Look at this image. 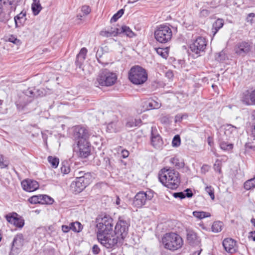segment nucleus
I'll return each mask as SVG.
<instances>
[{
	"label": "nucleus",
	"mask_w": 255,
	"mask_h": 255,
	"mask_svg": "<svg viewBox=\"0 0 255 255\" xmlns=\"http://www.w3.org/2000/svg\"><path fill=\"white\" fill-rule=\"evenodd\" d=\"M158 178L164 186L171 189H176L180 181L179 173L167 168H164L159 171Z\"/></svg>",
	"instance_id": "nucleus-1"
},
{
	"label": "nucleus",
	"mask_w": 255,
	"mask_h": 255,
	"mask_svg": "<svg viewBox=\"0 0 255 255\" xmlns=\"http://www.w3.org/2000/svg\"><path fill=\"white\" fill-rule=\"evenodd\" d=\"M162 243L166 249L174 251L180 249L182 247L183 241L179 235L171 232L166 233L163 236Z\"/></svg>",
	"instance_id": "nucleus-2"
},
{
	"label": "nucleus",
	"mask_w": 255,
	"mask_h": 255,
	"mask_svg": "<svg viewBox=\"0 0 255 255\" xmlns=\"http://www.w3.org/2000/svg\"><path fill=\"white\" fill-rule=\"evenodd\" d=\"M128 78L133 84L140 85L147 80V74L143 68L135 66L132 67L129 71Z\"/></svg>",
	"instance_id": "nucleus-3"
},
{
	"label": "nucleus",
	"mask_w": 255,
	"mask_h": 255,
	"mask_svg": "<svg viewBox=\"0 0 255 255\" xmlns=\"http://www.w3.org/2000/svg\"><path fill=\"white\" fill-rule=\"evenodd\" d=\"M97 236L113 232V220L109 216L105 215L97 219Z\"/></svg>",
	"instance_id": "nucleus-4"
},
{
	"label": "nucleus",
	"mask_w": 255,
	"mask_h": 255,
	"mask_svg": "<svg viewBox=\"0 0 255 255\" xmlns=\"http://www.w3.org/2000/svg\"><path fill=\"white\" fill-rule=\"evenodd\" d=\"M117 80L116 74L107 69L101 71L97 78V82L102 86H111L116 83Z\"/></svg>",
	"instance_id": "nucleus-5"
},
{
	"label": "nucleus",
	"mask_w": 255,
	"mask_h": 255,
	"mask_svg": "<svg viewBox=\"0 0 255 255\" xmlns=\"http://www.w3.org/2000/svg\"><path fill=\"white\" fill-rule=\"evenodd\" d=\"M97 236L99 242L107 249L115 248L118 243L122 241L118 236L112 232Z\"/></svg>",
	"instance_id": "nucleus-6"
},
{
	"label": "nucleus",
	"mask_w": 255,
	"mask_h": 255,
	"mask_svg": "<svg viewBox=\"0 0 255 255\" xmlns=\"http://www.w3.org/2000/svg\"><path fill=\"white\" fill-rule=\"evenodd\" d=\"M172 36V30L169 26L167 25H159L154 32L156 40L162 43H165L170 41Z\"/></svg>",
	"instance_id": "nucleus-7"
},
{
	"label": "nucleus",
	"mask_w": 255,
	"mask_h": 255,
	"mask_svg": "<svg viewBox=\"0 0 255 255\" xmlns=\"http://www.w3.org/2000/svg\"><path fill=\"white\" fill-rule=\"evenodd\" d=\"M153 197L150 192L140 191L136 193L132 202V206L136 208H139L145 205L146 202L151 200Z\"/></svg>",
	"instance_id": "nucleus-8"
},
{
	"label": "nucleus",
	"mask_w": 255,
	"mask_h": 255,
	"mask_svg": "<svg viewBox=\"0 0 255 255\" xmlns=\"http://www.w3.org/2000/svg\"><path fill=\"white\" fill-rule=\"evenodd\" d=\"M88 175V174H85L84 176L77 177L71 184V190L76 193L81 192L89 183L87 178Z\"/></svg>",
	"instance_id": "nucleus-9"
},
{
	"label": "nucleus",
	"mask_w": 255,
	"mask_h": 255,
	"mask_svg": "<svg viewBox=\"0 0 255 255\" xmlns=\"http://www.w3.org/2000/svg\"><path fill=\"white\" fill-rule=\"evenodd\" d=\"M128 223L122 217H120L115 226L114 234L118 236L121 240H123L128 234Z\"/></svg>",
	"instance_id": "nucleus-10"
},
{
	"label": "nucleus",
	"mask_w": 255,
	"mask_h": 255,
	"mask_svg": "<svg viewBox=\"0 0 255 255\" xmlns=\"http://www.w3.org/2000/svg\"><path fill=\"white\" fill-rule=\"evenodd\" d=\"M77 148L75 149L78 154V156L86 158L88 157L91 152L90 143L88 140H81L77 142Z\"/></svg>",
	"instance_id": "nucleus-11"
},
{
	"label": "nucleus",
	"mask_w": 255,
	"mask_h": 255,
	"mask_svg": "<svg viewBox=\"0 0 255 255\" xmlns=\"http://www.w3.org/2000/svg\"><path fill=\"white\" fill-rule=\"evenodd\" d=\"M251 48L252 46L249 43L242 41L236 45L234 51L237 55L244 57L250 52Z\"/></svg>",
	"instance_id": "nucleus-12"
},
{
	"label": "nucleus",
	"mask_w": 255,
	"mask_h": 255,
	"mask_svg": "<svg viewBox=\"0 0 255 255\" xmlns=\"http://www.w3.org/2000/svg\"><path fill=\"white\" fill-rule=\"evenodd\" d=\"M207 45L205 38L202 37H198L195 41L190 45L191 50L196 54L200 53L204 51Z\"/></svg>",
	"instance_id": "nucleus-13"
},
{
	"label": "nucleus",
	"mask_w": 255,
	"mask_h": 255,
	"mask_svg": "<svg viewBox=\"0 0 255 255\" xmlns=\"http://www.w3.org/2000/svg\"><path fill=\"white\" fill-rule=\"evenodd\" d=\"M73 136L78 142L82 140H88L89 134L88 130L85 128L77 127L74 128Z\"/></svg>",
	"instance_id": "nucleus-14"
},
{
	"label": "nucleus",
	"mask_w": 255,
	"mask_h": 255,
	"mask_svg": "<svg viewBox=\"0 0 255 255\" xmlns=\"http://www.w3.org/2000/svg\"><path fill=\"white\" fill-rule=\"evenodd\" d=\"M186 231L188 243L192 246L199 245L201 242V239L197 233L191 229H187Z\"/></svg>",
	"instance_id": "nucleus-15"
},
{
	"label": "nucleus",
	"mask_w": 255,
	"mask_h": 255,
	"mask_svg": "<svg viewBox=\"0 0 255 255\" xmlns=\"http://www.w3.org/2000/svg\"><path fill=\"white\" fill-rule=\"evenodd\" d=\"M29 202L31 204L44 203L52 204L53 199L46 195H39L33 196L28 199Z\"/></svg>",
	"instance_id": "nucleus-16"
},
{
	"label": "nucleus",
	"mask_w": 255,
	"mask_h": 255,
	"mask_svg": "<svg viewBox=\"0 0 255 255\" xmlns=\"http://www.w3.org/2000/svg\"><path fill=\"white\" fill-rule=\"evenodd\" d=\"M241 100L247 105H255V89L251 92L248 90L244 92Z\"/></svg>",
	"instance_id": "nucleus-17"
},
{
	"label": "nucleus",
	"mask_w": 255,
	"mask_h": 255,
	"mask_svg": "<svg viewBox=\"0 0 255 255\" xmlns=\"http://www.w3.org/2000/svg\"><path fill=\"white\" fill-rule=\"evenodd\" d=\"M223 246L226 251L229 253L233 254L237 251V243L231 238L224 239Z\"/></svg>",
	"instance_id": "nucleus-18"
},
{
	"label": "nucleus",
	"mask_w": 255,
	"mask_h": 255,
	"mask_svg": "<svg viewBox=\"0 0 255 255\" xmlns=\"http://www.w3.org/2000/svg\"><path fill=\"white\" fill-rule=\"evenodd\" d=\"M21 186L23 190L27 192H32L39 187L38 182L31 179H25L21 182Z\"/></svg>",
	"instance_id": "nucleus-19"
},
{
	"label": "nucleus",
	"mask_w": 255,
	"mask_h": 255,
	"mask_svg": "<svg viewBox=\"0 0 255 255\" xmlns=\"http://www.w3.org/2000/svg\"><path fill=\"white\" fill-rule=\"evenodd\" d=\"M151 144L155 148L161 149L163 144V140L158 134H154L153 130L151 134Z\"/></svg>",
	"instance_id": "nucleus-20"
},
{
	"label": "nucleus",
	"mask_w": 255,
	"mask_h": 255,
	"mask_svg": "<svg viewBox=\"0 0 255 255\" xmlns=\"http://www.w3.org/2000/svg\"><path fill=\"white\" fill-rule=\"evenodd\" d=\"M223 128L224 134L227 138H230L232 135H234L238 132V128L230 124L224 125Z\"/></svg>",
	"instance_id": "nucleus-21"
},
{
	"label": "nucleus",
	"mask_w": 255,
	"mask_h": 255,
	"mask_svg": "<svg viewBox=\"0 0 255 255\" xmlns=\"http://www.w3.org/2000/svg\"><path fill=\"white\" fill-rule=\"evenodd\" d=\"M23 245V240L21 236H16L13 241L11 252L18 253Z\"/></svg>",
	"instance_id": "nucleus-22"
},
{
	"label": "nucleus",
	"mask_w": 255,
	"mask_h": 255,
	"mask_svg": "<svg viewBox=\"0 0 255 255\" xmlns=\"http://www.w3.org/2000/svg\"><path fill=\"white\" fill-rule=\"evenodd\" d=\"M145 104L148 110L158 109L161 106V103L158 99H149L145 102Z\"/></svg>",
	"instance_id": "nucleus-23"
},
{
	"label": "nucleus",
	"mask_w": 255,
	"mask_h": 255,
	"mask_svg": "<svg viewBox=\"0 0 255 255\" xmlns=\"http://www.w3.org/2000/svg\"><path fill=\"white\" fill-rule=\"evenodd\" d=\"M26 19V12L21 11L14 17L15 27H21L24 24Z\"/></svg>",
	"instance_id": "nucleus-24"
},
{
	"label": "nucleus",
	"mask_w": 255,
	"mask_h": 255,
	"mask_svg": "<svg viewBox=\"0 0 255 255\" xmlns=\"http://www.w3.org/2000/svg\"><path fill=\"white\" fill-rule=\"evenodd\" d=\"M121 128V124L119 121L112 122L109 123L107 127V130L110 132H116L119 131Z\"/></svg>",
	"instance_id": "nucleus-25"
},
{
	"label": "nucleus",
	"mask_w": 255,
	"mask_h": 255,
	"mask_svg": "<svg viewBox=\"0 0 255 255\" xmlns=\"http://www.w3.org/2000/svg\"><path fill=\"white\" fill-rule=\"evenodd\" d=\"M224 24V21L222 18H218L217 20L213 23L212 28V33L213 36L216 34L219 30L221 28Z\"/></svg>",
	"instance_id": "nucleus-26"
},
{
	"label": "nucleus",
	"mask_w": 255,
	"mask_h": 255,
	"mask_svg": "<svg viewBox=\"0 0 255 255\" xmlns=\"http://www.w3.org/2000/svg\"><path fill=\"white\" fill-rule=\"evenodd\" d=\"M118 34H120V28L116 27H111L110 29L101 32V35L105 37L115 36Z\"/></svg>",
	"instance_id": "nucleus-27"
},
{
	"label": "nucleus",
	"mask_w": 255,
	"mask_h": 255,
	"mask_svg": "<svg viewBox=\"0 0 255 255\" xmlns=\"http://www.w3.org/2000/svg\"><path fill=\"white\" fill-rule=\"evenodd\" d=\"M42 8L39 0H33L31 9L34 15L38 14Z\"/></svg>",
	"instance_id": "nucleus-28"
},
{
	"label": "nucleus",
	"mask_w": 255,
	"mask_h": 255,
	"mask_svg": "<svg viewBox=\"0 0 255 255\" xmlns=\"http://www.w3.org/2000/svg\"><path fill=\"white\" fill-rule=\"evenodd\" d=\"M170 163L173 166L177 169L183 168L184 166V162L182 159H180L176 157H173L170 159Z\"/></svg>",
	"instance_id": "nucleus-29"
},
{
	"label": "nucleus",
	"mask_w": 255,
	"mask_h": 255,
	"mask_svg": "<svg viewBox=\"0 0 255 255\" xmlns=\"http://www.w3.org/2000/svg\"><path fill=\"white\" fill-rule=\"evenodd\" d=\"M141 121L139 119H134L130 118L127 120L126 124V127L127 128H132L138 126L140 125Z\"/></svg>",
	"instance_id": "nucleus-30"
},
{
	"label": "nucleus",
	"mask_w": 255,
	"mask_h": 255,
	"mask_svg": "<svg viewBox=\"0 0 255 255\" xmlns=\"http://www.w3.org/2000/svg\"><path fill=\"white\" fill-rule=\"evenodd\" d=\"M121 33H124L129 37H132L134 36L133 32L128 26L126 25H124L120 28V34Z\"/></svg>",
	"instance_id": "nucleus-31"
},
{
	"label": "nucleus",
	"mask_w": 255,
	"mask_h": 255,
	"mask_svg": "<svg viewBox=\"0 0 255 255\" xmlns=\"http://www.w3.org/2000/svg\"><path fill=\"white\" fill-rule=\"evenodd\" d=\"M223 138L220 139V146L222 150L230 151L233 148V144L228 142L223 141Z\"/></svg>",
	"instance_id": "nucleus-32"
},
{
	"label": "nucleus",
	"mask_w": 255,
	"mask_h": 255,
	"mask_svg": "<svg viewBox=\"0 0 255 255\" xmlns=\"http://www.w3.org/2000/svg\"><path fill=\"white\" fill-rule=\"evenodd\" d=\"M193 215L198 219H202L206 217H209L211 215L209 213L204 211H194Z\"/></svg>",
	"instance_id": "nucleus-33"
},
{
	"label": "nucleus",
	"mask_w": 255,
	"mask_h": 255,
	"mask_svg": "<svg viewBox=\"0 0 255 255\" xmlns=\"http://www.w3.org/2000/svg\"><path fill=\"white\" fill-rule=\"evenodd\" d=\"M223 223L222 222L216 221L212 225V230L214 233H218L221 231Z\"/></svg>",
	"instance_id": "nucleus-34"
},
{
	"label": "nucleus",
	"mask_w": 255,
	"mask_h": 255,
	"mask_svg": "<svg viewBox=\"0 0 255 255\" xmlns=\"http://www.w3.org/2000/svg\"><path fill=\"white\" fill-rule=\"evenodd\" d=\"M47 160L52 167L54 168L57 167L59 162L58 158L55 156H49L48 157Z\"/></svg>",
	"instance_id": "nucleus-35"
},
{
	"label": "nucleus",
	"mask_w": 255,
	"mask_h": 255,
	"mask_svg": "<svg viewBox=\"0 0 255 255\" xmlns=\"http://www.w3.org/2000/svg\"><path fill=\"white\" fill-rule=\"evenodd\" d=\"M71 230L77 233L81 232L83 229V226L79 222H75L70 223Z\"/></svg>",
	"instance_id": "nucleus-36"
},
{
	"label": "nucleus",
	"mask_w": 255,
	"mask_h": 255,
	"mask_svg": "<svg viewBox=\"0 0 255 255\" xmlns=\"http://www.w3.org/2000/svg\"><path fill=\"white\" fill-rule=\"evenodd\" d=\"M255 187V177L250 180H247L244 183V188L249 190Z\"/></svg>",
	"instance_id": "nucleus-37"
},
{
	"label": "nucleus",
	"mask_w": 255,
	"mask_h": 255,
	"mask_svg": "<svg viewBox=\"0 0 255 255\" xmlns=\"http://www.w3.org/2000/svg\"><path fill=\"white\" fill-rule=\"evenodd\" d=\"M17 216L18 215L17 213L13 212L7 214L5 216V218L8 223L13 225Z\"/></svg>",
	"instance_id": "nucleus-38"
},
{
	"label": "nucleus",
	"mask_w": 255,
	"mask_h": 255,
	"mask_svg": "<svg viewBox=\"0 0 255 255\" xmlns=\"http://www.w3.org/2000/svg\"><path fill=\"white\" fill-rule=\"evenodd\" d=\"M87 52V50L86 48H82L79 53L77 56V60L80 61V62L83 61L86 58Z\"/></svg>",
	"instance_id": "nucleus-39"
},
{
	"label": "nucleus",
	"mask_w": 255,
	"mask_h": 255,
	"mask_svg": "<svg viewBox=\"0 0 255 255\" xmlns=\"http://www.w3.org/2000/svg\"><path fill=\"white\" fill-rule=\"evenodd\" d=\"M157 53L164 58H166L168 55V49L167 48H158L156 49Z\"/></svg>",
	"instance_id": "nucleus-40"
},
{
	"label": "nucleus",
	"mask_w": 255,
	"mask_h": 255,
	"mask_svg": "<svg viewBox=\"0 0 255 255\" xmlns=\"http://www.w3.org/2000/svg\"><path fill=\"white\" fill-rule=\"evenodd\" d=\"M205 191L209 194L211 198L213 200L215 199L214 189L210 185H206L205 188Z\"/></svg>",
	"instance_id": "nucleus-41"
},
{
	"label": "nucleus",
	"mask_w": 255,
	"mask_h": 255,
	"mask_svg": "<svg viewBox=\"0 0 255 255\" xmlns=\"http://www.w3.org/2000/svg\"><path fill=\"white\" fill-rule=\"evenodd\" d=\"M124 10L121 9L119 10L116 13H115L111 18V22H116L119 18H120L124 14Z\"/></svg>",
	"instance_id": "nucleus-42"
},
{
	"label": "nucleus",
	"mask_w": 255,
	"mask_h": 255,
	"mask_svg": "<svg viewBox=\"0 0 255 255\" xmlns=\"http://www.w3.org/2000/svg\"><path fill=\"white\" fill-rule=\"evenodd\" d=\"M24 224V220L18 216L16 217L13 225L16 227L22 228Z\"/></svg>",
	"instance_id": "nucleus-43"
},
{
	"label": "nucleus",
	"mask_w": 255,
	"mask_h": 255,
	"mask_svg": "<svg viewBox=\"0 0 255 255\" xmlns=\"http://www.w3.org/2000/svg\"><path fill=\"white\" fill-rule=\"evenodd\" d=\"M180 143H181V140H180V136L179 135H176L174 137V138L172 140V144L173 146H175V147L179 146L180 144Z\"/></svg>",
	"instance_id": "nucleus-44"
},
{
	"label": "nucleus",
	"mask_w": 255,
	"mask_h": 255,
	"mask_svg": "<svg viewBox=\"0 0 255 255\" xmlns=\"http://www.w3.org/2000/svg\"><path fill=\"white\" fill-rule=\"evenodd\" d=\"M8 162L7 160L4 159L2 155H0V167L4 168L8 166Z\"/></svg>",
	"instance_id": "nucleus-45"
},
{
	"label": "nucleus",
	"mask_w": 255,
	"mask_h": 255,
	"mask_svg": "<svg viewBox=\"0 0 255 255\" xmlns=\"http://www.w3.org/2000/svg\"><path fill=\"white\" fill-rule=\"evenodd\" d=\"M70 168L67 165H65L64 163H62V166L61 167V171L64 174H68L70 172Z\"/></svg>",
	"instance_id": "nucleus-46"
},
{
	"label": "nucleus",
	"mask_w": 255,
	"mask_h": 255,
	"mask_svg": "<svg viewBox=\"0 0 255 255\" xmlns=\"http://www.w3.org/2000/svg\"><path fill=\"white\" fill-rule=\"evenodd\" d=\"M91 10V8L89 5H84L81 7V11L85 15L89 14Z\"/></svg>",
	"instance_id": "nucleus-47"
},
{
	"label": "nucleus",
	"mask_w": 255,
	"mask_h": 255,
	"mask_svg": "<svg viewBox=\"0 0 255 255\" xmlns=\"http://www.w3.org/2000/svg\"><path fill=\"white\" fill-rule=\"evenodd\" d=\"M17 0H0V3L4 5H12L15 3Z\"/></svg>",
	"instance_id": "nucleus-48"
},
{
	"label": "nucleus",
	"mask_w": 255,
	"mask_h": 255,
	"mask_svg": "<svg viewBox=\"0 0 255 255\" xmlns=\"http://www.w3.org/2000/svg\"><path fill=\"white\" fill-rule=\"evenodd\" d=\"M173 196L176 198H179L180 199H182L185 198V194L184 193L182 192H177L173 194Z\"/></svg>",
	"instance_id": "nucleus-49"
},
{
	"label": "nucleus",
	"mask_w": 255,
	"mask_h": 255,
	"mask_svg": "<svg viewBox=\"0 0 255 255\" xmlns=\"http://www.w3.org/2000/svg\"><path fill=\"white\" fill-rule=\"evenodd\" d=\"M220 2V0H214L210 3V5L212 7H217Z\"/></svg>",
	"instance_id": "nucleus-50"
},
{
	"label": "nucleus",
	"mask_w": 255,
	"mask_h": 255,
	"mask_svg": "<svg viewBox=\"0 0 255 255\" xmlns=\"http://www.w3.org/2000/svg\"><path fill=\"white\" fill-rule=\"evenodd\" d=\"M100 251V249L97 245H95L93 246L92 248V252L94 254L97 255L99 254Z\"/></svg>",
	"instance_id": "nucleus-51"
},
{
	"label": "nucleus",
	"mask_w": 255,
	"mask_h": 255,
	"mask_svg": "<svg viewBox=\"0 0 255 255\" xmlns=\"http://www.w3.org/2000/svg\"><path fill=\"white\" fill-rule=\"evenodd\" d=\"M70 230H71V225H70V224L69 225V226L63 225L62 226V230L64 233L68 232L70 231Z\"/></svg>",
	"instance_id": "nucleus-52"
},
{
	"label": "nucleus",
	"mask_w": 255,
	"mask_h": 255,
	"mask_svg": "<svg viewBox=\"0 0 255 255\" xmlns=\"http://www.w3.org/2000/svg\"><path fill=\"white\" fill-rule=\"evenodd\" d=\"M8 41L12 42V43H15V44H16L18 42H19V40H18L16 38H15L13 36H10V37H9L8 38Z\"/></svg>",
	"instance_id": "nucleus-53"
},
{
	"label": "nucleus",
	"mask_w": 255,
	"mask_h": 255,
	"mask_svg": "<svg viewBox=\"0 0 255 255\" xmlns=\"http://www.w3.org/2000/svg\"><path fill=\"white\" fill-rule=\"evenodd\" d=\"M121 154H122V156L124 158H126L128 157L129 155L128 151L126 149L123 150L121 152Z\"/></svg>",
	"instance_id": "nucleus-54"
},
{
	"label": "nucleus",
	"mask_w": 255,
	"mask_h": 255,
	"mask_svg": "<svg viewBox=\"0 0 255 255\" xmlns=\"http://www.w3.org/2000/svg\"><path fill=\"white\" fill-rule=\"evenodd\" d=\"M185 192H186L185 193V197H187L188 198H191L193 196V193L192 192V191L190 189H187L185 190Z\"/></svg>",
	"instance_id": "nucleus-55"
},
{
	"label": "nucleus",
	"mask_w": 255,
	"mask_h": 255,
	"mask_svg": "<svg viewBox=\"0 0 255 255\" xmlns=\"http://www.w3.org/2000/svg\"><path fill=\"white\" fill-rule=\"evenodd\" d=\"M249 238L252 239L254 241H255V231L251 232L249 233Z\"/></svg>",
	"instance_id": "nucleus-56"
},
{
	"label": "nucleus",
	"mask_w": 255,
	"mask_h": 255,
	"mask_svg": "<svg viewBox=\"0 0 255 255\" xmlns=\"http://www.w3.org/2000/svg\"><path fill=\"white\" fill-rule=\"evenodd\" d=\"M245 147L247 149H251L255 150V146H253L250 143H247L245 145Z\"/></svg>",
	"instance_id": "nucleus-57"
},
{
	"label": "nucleus",
	"mask_w": 255,
	"mask_h": 255,
	"mask_svg": "<svg viewBox=\"0 0 255 255\" xmlns=\"http://www.w3.org/2000/svg\"><path fill=\"white\" fill-rule=\"evenodd\" d=\"M102 51L100 50L99 51V50L97 51V53H96V58L98 60V61L99 62H101V61H100V59L99 58H101V53Z\"/></svg>",
	"instance_id": "nucleus-58"
},
{
	"label": "nucleus",
	"mask_w": 255,
	"mask_h": 255,
	"mask_svg": "<svg viewBox=\"0 0 255 255\" xmlns=\"http://www.w3.org/2000/svg\"><path fill=\"white\" fill-rule=\"evenodd\" d=\"M253 117L254 123L255 124L254 128L253 130V134H254V136H255V114L254 115H253Z\"/></svg>",
	"instance_id": "nucleus-59"
},
{
	"label": "nucleus",
	"mask_w": 255,
	"mask_h": 255,
	"mask_svg": "<svg viewBox=\"0 0 255 255\" xmlns=\"http://www.w3.org/2000/svg\"><path fill=\"white\" fill-rule=\"evenodd\" d=\"M182 119V116H181L180 115H177L175 117V122H177L178 121H180Z\"/></svg>",
	"instance_id": "nucleus-60"
},
{
	"label": "nucleus",
	"mask_w": 255,
	"mask_h": 255,
	"mask_svg": "<svg viewBox=\"0 0 255 255\" xmlns=\"http://www.w3.org/2000/svg\"><path fill=\"white\" fill-rule=\"evenodd\" d=\"M201 13L202 14H206V15H208L209 14V12L207 10H206V9H203V10H202L201 11Z\"/></svg>",
	"instance_id": "nucleus-61"
},
{
	"label": "nucleus",
	"mask_w": 255,
	"mask_h": 255,
	"mask_svg": "<svg viewBox=\"0 0 255 255\" xmlns=\"http://www.w3.org/2000/svg\"><path fill=\"white\" fill-rule=\"evenodd\" d=\"M255 14L254 13H249L248 14V18H247L248 21H249V17H255Z\"/></svg>",
	"instance_id": "nucleus-62"
},
{
	"label": "nucleus",
	"mask_w": 255,
	"mask_h": 255,
	"mask_svg": "<svg viewBox=\"0 0 255 255\" xmlns=\"http://www.w3.org/2000/svg\"><path fill=\"white\" fill-rule=\"evenodd\" d=\"M120 201H121V199H120V198L119 197H117L116 201V204L117 205H119L120 204Z\"/></svg>",
	"instance_id": "nucleus-63"
},
{
	"label": "nucleus",
	"mask_w": 255,
	"mask_h": 255,
	"mask_svg": "<svg viewBox=\"0 0 255 255\" xmlns=\"http://www.w3.org/2000/svg\"><path fill=\"white\" fill-rule=\"evenodd\" d=\"M201 251H202V250L201 249L200 251H197L196 252H195L193 253V255H199Z\"/></svg>",
	"instance_id": "nucleus-64"
}]
</instances>
